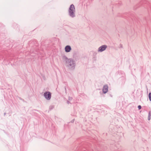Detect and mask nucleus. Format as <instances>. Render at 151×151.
Segmentation results:
<instances>
[{"label": "nucleus", "instance_id": "obj_1", "mask_svg": "<svg viewBox=\"0 0 151 151\" xmlns=\"http://www.w3.org/2000/svg\"><path fill=\"white\" fill-rule=\"evenodd\" d=\"M66 64L67 66L71 69H74L75 66V62L73 59L66 58Z\"/></svg>", "mask_w": 151, "mask_h": 151}, {"label": "nucleus", "instance_id": "obj_2", "mask_svg": "<svg viewBox=\"0 0 151 151\" xmlns=\"http://www.w3.org/2000/svg\"><path fill=\"white\" fill-rule=\"evenodd\" d=\"M69 14L70 17H75V9L74 6L73 4H71L69 8Z\"/></svg>", "mask_w": 151, "mask_h": 151}, {"label": "nucleus", "instance_id": "obj_3", "mask_svg": "<svg viewBox=\"0 0 151 151\" xmlns=\"http://www.w3.org/2000/svg\"><path fill=\"white\" fill-rule=\"evenodd\" d=\"M44 96L47 100H49L51 97V93L49 91L45 92L44 93Z\"/></svg>", "mask_w": 151, "mask_h": 151}, {"label": "nucleus", "instance_id": "obj_4", "mask_svg": "<svg viewBox=\"0 0 151 151\" xmlns=\"http://www.w3.org/2000/svg\"><path fill=\"white\" fill-rule=\"evenodd\" d=\"M107 47V46L106 45H102L99 47L98 51L99 52H101L105 50Z\"/></svg>", "mask_w": 151, "mask_h": 151}, {"label": "nucleus", "instance_id": "obj_5", "mask_svg": "<svg viewBox=\"0 0 151 151\" xmlns=\"http://www.w3.org/2000/svg\"><path fill=\"white\" fill-rule=\"evenodd\" d=\"M65 52H68L70 51L71 50V48L69 45H67L65 48Z\"/></svg>", "mask_w": 151, "mask_h": 151}, {"label": "nucleus", "instance_id": "obj_6", "mask_svg": "<svg viewBox=\"0 0 151 151\" xmlns=\"http://www.w3.org/2000/svg\"><path fill=\"white\" fill-rule=\"evenodd\" d=\"M102 90L104 93H107L108 91V86L106 85L104 86Z\"/></svg>", "mask_w": 151, "mask_h": 151}, {"label": "nucleus", "instance_id": "obj_7", "mask_svg": "<svg viewBox=\"0 0 151 151\" xmlns=\"http://www.w3.org/2000/svg\"><path fill=\"white\" fill-rule=\"evenodd\" d=\"M151 116V114L150 113V112H149V116H148V120H150V119Z\"/></svg>", "mask_w": 151, "mask_h": 151}, {"label": "nucleus", "instance_id": "obj_8", "mask_svg": "<svg viewBox=\"0 0 151 151\" xmlns=\"http://www.w3.org/2000/svg\"><path fill=\"white\" fill-rule=\"evenodd\" d=\"M148 97L150 101L151 102V93H150L149 94Z\"/></svg>", "mask_w": 151, "mask_h": 151}, {"label": "nucleus", "instance_id": "obj_9", "mask_svg": "<svg viewBox=\"0 0 151 151\" xmlns=\"http://www.w3.org/2000/svg\"><path fill=\"white\" fill-rule=\"evenodd\" d=\"M138 107L139 109H141V106L140 105L138 106Z\"/></svg>", "mask_w": 151, "mask_h": 151}, {"label": "nucleus", "instance_id": "obj_10", "mask_svg": "<svg viewBox=\"0 0 151 151\" xmlns=\"http://www.w3.org/2000/svg\"><path fill=\"white\" fill-rule=\"evenodd\" d=\"M68 104H69V102L68 101Z\"/></svg>", "mask_w": 151, "mask_h": 151}]
</instances>
